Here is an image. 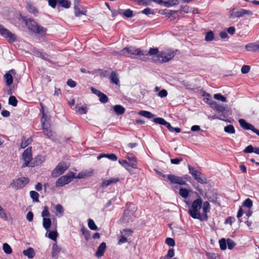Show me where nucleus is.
<instances>
[{
  "label": "nucleus",
  "instance_id": "1",
  "mask_svg": "<svg viewBox=\"0 0 259 259\" xmlns=\"http://www.w3.org/2000/svg\"><path fill=\"white\" fill-rule=\"evenodd\" d=\"M202 205V200L200 197L195 200L188 210L189 215L194 219H201V214L199 210L201 209Z\"/></svg>",
  "mask_w": 259,
  "mask_h": 259
},
{
  "label": "nucleus",
  "instance_id": "2",
  "mask_svg": "<svg viewBox=\"0 0 259 259\" xmlns=\"http://www.w3.org/2000/svg\"><path fill=\"white\" fill-rule=\"evenodd\" d=\"M25 23L28 28L35 33L44 36L47 32V28L38 25L34 20L28 19L25 20Z\"/></svg>",
  "mask_w": 259,
  "mask_h": 259
},
{
  "label": "nucleus",
  "instance_id": "3",
  "mask_svg": "<svg viewBox=\"0 0 259 259\" xmlns=\"http://www.w3.org/2000/svg\"><path fill=\"white\" fill-rule=\"evenodd\" d=\"M119 54L125 57H132V55H137L139 57L146 54V51H142L134 47H126L120 51Z\"/></svg>",
  "mask_w": 259,
  "mask_h": 259
},
{
  "label": "nucleus",
  "instance_id": "4",
  "mask_svg": "<svg viewBox=\"0 0 259 259\" xmlns=\"http://www.w3.org/2000/svg\"><path fill=\"white\" fill-rule=\"evenodd\" d=\"M176 54L175 51L171 50L160 52L156 57L157 58L154 59V61L160 63L168 62L175 57Z\"/></svg>",
  "mask_w": 259,
  "mask_h": 259
},
{
  "label": "nucleus",
  "instance_id": "5",
  "mask_svg": "<svg viewBox=\"0 0 259 259\" xmlns=\"http://www.w3.org/2000/svg\"><path fill=\"white\" fill-rule=\"evenodd\" d=\"M253 13L250 10H246L243 9H240L239 10H236L235 9H233L232 11H230L229 14V17L230 18H240L245 16V15L247 16H251L252 15Z\"/></svg>",
  "mask_w": 259,
  "mask_h": 259
},
{
  "label": "nucleus",
  "instance_id": "6",
  "mask_svg": "<svg viewBox=\"0 0 259 259\" xmlns=\"http://www.w3.org/2000/svg\"><path fill=\"white\" fill-rule=\"evenodd\" d=\"M74 177V174L72 172H69L58 179L55 183V185L57 187H63L69 183Z\"/></svg>",
  "mask_w": 259,
  "mask_h": 259
},
{
  "label": "nucleus",
  "instance_id": "7",
  "mask_svg": "<svg viewBox=\"0 0 259 259\" xmlns=\"http://www.w3.org/2000/svg\"><path fill=\"white\" fill-rule=\"evenodd\" d=\"M0 35L5 38L9 42H14L16 41L17 38L15 34L12 33L4 26L0 24Z\"/></svg>",
  "mask_w": 259,
  "mask_h": 259
},
{
  "label": "nucleus",
  "instance_id": "8",
  "mask_svg": "<svg viewBox=\"0 0 259 259\" xmlns=\"http://www.w3.org/2000/svg\"><path fill=\"white\" fill-rule=\"evenodd\" d=\"M0 35L5 38L9 42H14L16 41L17 38L15 34L12 33L4 26L0 24Z\"/></svg>",
  "mask_w": 259,
  "mask_h": 259
},
{
  "label": "nucleus",
  "instance_id": "9",
  "mask_svg": "<svg viewBox=\"0 0 259 259\" xmlns=\"http://www.w3.org/2000/svg\"><path fill=\"white\" fill-rule=\"evenodd\" d=\"M29 182V179L26 178H20L14 180L11 183L10 186L18 190L25 187Z\"/></svg>",
  "mask_w": 259,
  "mask_h": 259
},
{
  "label": "nucleus",
  "instance_id": "10",
  "mask_svg": "<svg viewBox=\"0 0 259 259\" xmlns=\"http://www.w3.org/2000/svg\"><path fill=\"white\" fill-rule=\"evenodd\" d=\"M188 169L189 173L198 183L201 184L206 183L205 179H203L201 178V173L200 171L196 169L194 167L190 166V165H188Z\"/></svg>",
  "mask_w": 259,
  "mask_h": 259
},
{
  "label": "nucleus",
  "instance_id": "11",
  "mask_svg": "<svg viewBox=\"0 0 259 259\" xmlns=\"http://www.w3.org/2000/svg\"><path fill=\"white\" fill-rule=\"evenodd\" d=\"M68 168V165L65 162H60L53 171L52 175L54 177H57L63 174Z\"/></svg>",
  "mask_w": 259,
  "mask_h": 259
},
{
  "label": "nucleus",
  "instance_id": "12",
  "mask_svg": "<svg viewBox=\"0 0 259 259\" xmlns=\"http://www.w3.org/2000/svg\"><path fill=\"white\" fill-rule=\"evenodd\" d=\"M133 231L130 229H124L120 231L121 235L119 238L118 244L127 242V237L132 236Z\"/></svg>",
  "mask_w": 259,
  "mask_h": 259
},
{
  "label": "nucleus",
  "instance_id": "13",
  "mask_svg": "<svg viewBox=\"0 0 259 259\" xmlns=\"http://www.w3.org/2000/svg\"><path fill=\"white\" fill-rule=\"evenodd\" d=\"M22 158L24 162L22 164V167H24L28 166L32 159L31 148H28L24 150L22 154Z\"/></svg>",
  "mask_w": 259,
  "mask_h": 259
},
{
  "label": "nucleus",
  "instance_id": "14",
  "mask_svg": "<svg viewBox=\"0 0 259 259\" xmlns=\"http://www.w3.org/2000/svg\"><path fill=\"white\" fill-rule=\"evenodd\" d=\"M203 213L201 214V219H199L201 221L207 220L208 217L207 213L210 211V206L208 202L205 201L202 203V207Z\"/></svg>",
  "mask_w": 259,
  "mask_h": 259
},
{
  "label": "nucleus",
  "instance_id": "15",
  "mask_svg": "<svg viewBox=\"0 0 259 259\" xmlns=\"http://www.w3.org/2000/svg\"><path fill=\"white\" fill-rule=\"evenodd\" d=\"M16 75V73L14 69H11L5 74L4 75V78L7 85L9 86L12 84L13 77L15 78Z\"/></svg>",
  "mask_w": 259,
  "mask_h": 259
},
{
  "label": "nucleus",
  "instance_id": "16",
  "mask_svg": "<svg viewBox=\"0 0 259 259\" xmlns=\"http://www.w3.org/2000/svg\"><path fill=\"white\" fill-rule=\"evenodd\" d=\"M153 121L155 123L165 126L168 128L169 131H170V132H172L173 127L170 125V124L169 122L165 121L164 120V119H163V118H161V117L154 118L153 119Z\"/></svg>",
  "mask_w": 259,
  "mask_h": 259
},
{
  "label": "nucleus",
  "instance_id": "17",
  "mask_svg": "<svg viewBox=\"0 0 259 259\" xmlns=\"http://www.w3.org/2000/svg\"><path fill=\"white\" fill-rule=\"evenodd\" d=\"M209 104L213 110H216L219 113H224L226 110L225 107L223 105L219 104L215 101L211 100Z\"/></svg>",
  "mask_w": 259,
  "mask_h": 259
},
{
  "label": "nucleus",
  "instance_id": "18",
  "mask_svg": "<svg viewBox=\"0 0 259 259\" xmlns=\"http://www.w3.org/2000/svg\"><path fill=\"white\" fill-rule=\"evenodd\" d=\"M122 221L127 225L131 224L134 221V215H130V211L128 210L124 211Z\"/></svg>",
  "mask_w": 259,
  "mask_h": 259
},
{
  "label": "nucleus",
  "instance_id": "19",
  "mask_svg": "<svg viewBox=\"0 0 259 259\" xmlns=\"http://www.w3.org/2000/svg\"><path fill=\"white\" fill-rule=\"evenodd\" d=\"M106 248V243L105 242L101 243L99 246L98 247L97 250L95 253L96 256L98 258L102 257L104 255Z\"/></svg>",
  "mask_w": 259,
  "mask_h": 259
},
{
  "label": "nucleus",
  "instance_id": "20",
  "mask_svg": "<svg viewBox=\"0 0 259 259\" xmlns=\"http://www.w3.org/2000/svg\"><path fill=\"white\" fill-rule=\"evenodd\" d=\"M238 122L241 127L245 130H251V131H253V128H254L251 124L247 122L243 119H239Z\"/></svg>",
  "mask_w": 259,
  "mask_h": 259
},
{
  "label": "nucleus",
  "instance_id": "21",
  "mask_svg": "<svg viewBox=\"0 0 259 259\" xmlns=\"http://www.w3.org/2000/svg\"><path fill=\"white\" fill-rule=\"evenodd\" d=\"M119 181L118 178H111L110 180H103L101 184V187L105 188L108 186L117 183Z\"/></svg>",
  "mask_w": 259,
  "mask_h": 259
},
{
  "label": "nucleus",
  "instance_id": "22",
  "mask_svg": "<svg viewBox=\"0 0 259 259\" xmlns=\"http://www.w3.org/2000/svg\"><path fill=\"white\" fill-rule=\"evenodd\" d=\"M245 49L248 52H256L258 50V44L255 42L249 43L245 45Z\"/></svg>",
  "mask_w": 259,
  "mask_h": 259
},
{
  "label": "nucleus",
  "instance_id": "23",
  "mask_svg": "<svg viewBox=\"0 0 259 259\" xmlns=\"http://www.w3.org/2000/svg\"><path fill=\"white\" fill-rule=\"evenodd\" d=\"M43 133L48 138L52 139L53 138V133L50 130V126L48 124L42 125Z\"/></svg>",
  "mask_w": 259,
  "mask_h": 259
},
{
  "label": "nucleus",
  "instance_id": "24",
  "mask_svg": "<svg viewBox=\"0 0 259 259\" xmlns=\"http://www.w3.org/2000/svg\"><path fill=\"white\" fill-rule=\"evenodd\" d=\"M110 82L116 85L119 84V80L118 76V74L116 72L112 71L111 73L110 76Z\"/></svg>",
  "mask_w": 259,
  "mask_h": 259
},
{
  "label": "nucleus",
  "instance_id": "25",
  "mask_svg": "<svg viewBox=\"0 0 259 259\" xmlns=\"http://www.w3.org/2000/svg\"><path fill=\"white\" fill-rule=\"evenodd\" d=\"M119 163L124 167L127 171L132 173L133 171V168L131 165V163H128L127 161L124 160H119Z\"/></svg>",
  "mask_w": 259,
  "mask_h": 259
},
{
  "label": "nucleus",
  "instance_id": "26",
  "mask_svg": "<svg viewBox=\"0 0 259 259\" xmlns=\"http://www.w3.org/2000/svg\"><path fill=\"white\" fill-rule=\"evenodd\" d=\"M127 159L131 163L132 167L134 168H137V159L136 157L132 154L128 153L126 155Z\"/></svg>",
  "mask_w": 259,
  "mask_h": 259
},
{
  "label": "nucleus",
  "instance_id": "27",
  "mask_svg": "<svg viewBox=\"0 0 259 259\" xmlns=\"http://www.w3.org/2000/svg\"><path fill=\"white\" fill-rule=\"evenodd\" d=\"M159 53L160 52H159L158 49L157 48H150L148 52L146 51V54L144 55V56H154L153 58L154 60V58H157L156 57L158 56Z\"/></svg>",
  "mask_w": 259,
  "mask_h": 259
},
{
  "label": "nucleus",
  "instance_id": "28",
  "mask_svg": "<svg viewBox=\"0 0 259 259\" xmlns=\"http://www.w3.org/2000/svg\"><path fill=\"white\" fill-rule=\"evenodd\" d=\"M23 253L25 256H27L29 258H32L35 255L34 249L31 247H29L27 249L24 250L23 251Z\"/></svg>",
  "mask_w": 259,
  "mask_h": 259
},
{
  "label": "nucleus",
  "instance_id": "29",
  "mask_svg": "<svg viewBox=\"0 0 259 259\" xmlns=\"http://www.w3.org/2000/svg\"><path fill=\"white\" fill-rule=\"evenodd\" d=\"M139 115L144 116L148 119H151L155 116V115L152 114L151 112L145 110H141L138 112Z\"/></svg>",
  "mask_w": 259,
  "mask_h": 259
},
{
  "label": "nucleus",
  "instance_id": "30",
  "mask_svg": "<svg viewBox=\"0 0 259 259\" xmlns=\"http://www.w3.org/2000/svg\"><path fill=\"white\" fill-rule=\"evenodd\" d=\"M113 109L117 115L123 114L125 112L124 108L120 105H116L113 107Z\"/></svg>",
  "mask_w": 259,
  "mask_h": 259
},
{
  "label": "nucleus",
  "instance_id": "31",
  "mask_svg": "<svg viewBox=\"0 0 259 259\" xmlns=\"http://www.w3.org/2000/svg\"><path fill=\"white\" fill-rule=\"evenodd\" d=\"M85 10H81L80 7L79 6L75 5L74 6V13L76 16H79L81 15H85L86 13Z\"/></svg>",
  "mask_w": 259,
  "mask_h": 259
},
{
  "label": "nucleus",
  "instance_id": "32",
  "mask_svg": "<svg viewBox=\"0 0 259 259\" xmlns=\"http://www.w3.org/2000/svg\"><path fill=\"white\" fill-rule=\"evenodd\" d=\"M51 220L49 218H44L42 225L44 228L48 231L51 225Z\"/></svg>",
  "mask_w": 259,
  "mask_h": 259
},
{
  "label": "nucleus",
  "instance_id": "33",
  "mask_svg": "<svg viewBox=\"0 0 259 259\" xmlns=\"http://www.w3.org/2000/svg\"><path fill=\"white\" fill-rule=\"evenodd\" d=\"M224 131L226 133L233 134L235 133V130L233 125L229 124L227 126H226L224 127Z\"/></svg>",
  "mask_w": 259,
  "mask_h": 259
},
{
  "label": "nucleus",
  "instance_id": "34",
  "mask_svg": "<svg viewBox=\"0 0 259 259\" xmlns=\"http://www.w3.org/2000/svg\"><path fill=\"white\" fill-rule=\"evenodd\" d=\"M60 251V248L56 243H54L52 247V254L53 257H55Z\"/></svg>",
  "mask_w": 259,
  "mask_h": 259
},
{
  "label": "nucleus",
  "instance_id": "35",
  "mask_svg": "<svg viewBox=\"0 0 259 259\" xmlns=\"http://www.w3.org/2000/svg\"><path fill=\"white\" fill-rule=\"evenodd\" d=\"M76 111L79 114H86L87 112V108L85 105L82 106L81 107L77 108L75 107Z\"/></svg>",
  "mask_w": 259,
  "mask_h": 259
},
{
  "label": "nucleus",
  "instance_id": "36",
  "mask_svg": "<svg viewBox=\"0 0 259 259\" xmlns=\"http://www.w3.org/2000/svg\"><path fill=\"white\" fill-rule=\"evenodd\" d=\"M3 249L4 251L7 254H11L12 252L11 246L7 243L3 244Z\"/></svg>",
  "mask_w": 259,
  "mask_h": 259
},
{
  "label": "nucleus",
  "instance_id": "37",
  "mask_svg": "<svg viewBox=\"0 0 259 259\" xmlns=\"http://www.w3.org/2000/svg\"><path fill=\"white\" fill-rule=\"evenodd\" d=\"M180 195L184 198H186L188 197L189 192L188 190L185 188H181L179 191Z\"/></svg>",
  "mask_w": 259,
  "mask_h": 259
},
{
  "label": "nucleus",
  "instance_id": "38",
  "mask_svg": "<svg viewBox=\"0 0 259 259\" xmlns=\"http://www.w3.org/2000/svg\"><path fill=\"white\" fill-rule=\"evenodd\" d=\"M59 4L65 8H68L70 6V2L67 0H58Z\"/></svg>",
  "mask_w": 259,
  "mask_h": 259
},
{
  "label": "nucleus",
  "instance_id": "39",
  "mask_svg": "<svg viewBox=\"0 0 259 259\" xmlns=\"http://www.w3.org/2000/svg\"><path fill=\"white\" fill-rule=\"evenodd\" d=\"M30 195L33 201L38 202L39 194L37 192L34 191H31L30 192Z\"/></svg>",
  "mask_w": 259,
  "mask_h": 259
},
{
  "label": "nucleus",
  "instance_id": "40",
  "mask_svg": "<svg viewBox=\"0 0 259 259\" xmlns=\"http://www.w3.org/2000/svg\"><path fill=\"white\" fill-rule=\"evenodd\" d=\"M88 226L89 228L92 230H98V227L95 224L94 221L92 219L88 220Z\"/></svg>",
  "mask_w": 259,
  "mask_h": 259
},
{
  "label": "nucleus",
  "instance_id": "41",
  "mask_svg": "<svg viewBox=\"0 0 259 259\" xmlns=\"http://www.w3.org/2000/svg\"><path fill=\"white\" fill-rule=\"evenodd\" d=\"M17 100L15 96H11L9 99V104L13 106L16 107L17 105Z\"/></svg>",
  "mask_w": 259,
  "mask_h": 259
},
{
  "label": "nucleus",
  "instance_id": "42",
  "mask_svg": "<svg viewBox=\"0 0 259 259\" xmlns=\"http://www.w3.org/2000/svg\"><path fill=\"white\" fill-rule=\"evenodd\" d=\"M219 244L220 248L224 250L227 248V240L225 238H222L219 240Z\"/></svg>",
  "mask_w": 259,
  "mask_h": 259
},
{
  "label": "nucleus",
  "instance_id": "43",
  "mask_svg": "<svg viewBox=\"0 0 259 259\" xmlns=\"http://www.w3.org/2000/svg\"><path fill=\"white\" fill-rule=\"evenodd\" d=\"M98 97L99 98V100L101 103H106L108 102V98L107 96L104 93H102Z\"/></svg>",
  "mask_w": 259,
  "mask_h": 259
},
{
  "label": "nucleus",
  "instance_id": "44",
  "mask_svg": "<svg viewBox=\"0 0 259 259\" xmlns=\"http://www.w3.org/2000/svg\"><path fill=\"white\" fill-rule=\"evenodd\" d=\"M213 97L215 99L221 101L222 102H227L226 98L222 95L221 94H215L214 95Z\"/></svg>",
  "mask_w": 259,
  "mask_h": 259
},
{
  "label": "nucleus",
  "instance_id": "45",
  "mask_svg": "<svg viewBox=\"0 0 259 259\" xmlns=\"http://www.w3.org/2000/svg\"><path fill=\"white\" fill-rule=\"evenodd\" d=\"M214 38L213 33L212 31H209L205 35V40L207 41H211Z\"/></svg>",
  "mask_w": 259,
  "mask_h": 259
},
{
  "label": "nucleus",
  "instance_id": "46",
  "mask_svg": "<svg viewBox=\"0 0 259 259\" xmlns=\"http://www.w3.org/2000/svg\"><path fill=\"white\" fill-rule=\"evenodd\" d=\"M27 9L30 13L35 14L37 12L36 9L31 4H28L27 5Z\"/></svg>",
  "mask_w": 259,
  "mask_h": 259
},
{
  "label": "nucleus",
  "instance_id": "47",
  "mask_svg": "<svg viewBox=\"0 0 259 259\" xmlns=\"http://www.w3.org/2000/svg\"><path fill=\"white\" fill-rule=\"evenodd\" d=\"M178 176L174 175H168L167 177V179L171 183L176 184Z\"/></svg>",
  "mask_w": 259,
  "mask_h": 259
},
{
  "label": "nucleus",
  "instance_id": "48",
  "mask_svg": "<svg viewBox=\"0 0 259 259\" xmlns=\"http://www.w3.org/2000/svg\"><path fill=\"white\" fill-rule=\"evenodd\" d=\"M48 237L53 240H56L58 237V233L56 231H50L48 234Z\"/></svg>",
  "mask_w": 259,
  "mask_h": 259
},
{
  "label": "nucleus",
  "instance_id": "49",
  "mask_svg": "<svg viewBox=\"0 0 259 259\" xmlns=\"http://www.w3.org/2000/svg\"><path fill=\"white\" fill-rule=\"evenodd\" d=\"M41 216L45 218V217H49L50 216V213L49 211V209L47 206H45L44 208V210L41 213Z\"/></svg>",
  "mask_w": 259,
  "mask_h": 259
},
{
  "label": "nucleus",
  "instance_id": "50",
  "mask_svg": "<svg viewBox=\"0 0 259 259\" xmlns=\"http://www.w3.org/2000/svg\"><path fill=\"white\" fill-rule=\"evenodd\" d=\"M227 244L229 249H233L235 246V242L230 238L227 239Z\"/></svg>",
  "mask_w": 259,
  "mask_h": 259
},
{
  "label": "nucleus",
  "instance_id": "51",
  "mask_svg": "<svg viewBox=\"0 0 259 259\" xmlns=\"http://www.w3.org/2000/svg\"><path fill=\"white\" fill-rule=\"evenodd\" d=\"M122 14L127 18H131L133 16V12L130 9H127L124 11Z\"/></svg>",
  "mask_w": 259,
  "mask_h": 259
},
{
  "label": "nucleus",
  "instance_id": "52",
  "mask_svg": "<svg viewBox=\"0 0 259 259\" xmlns=\"http://www.w3.org/2000/svg\"><path fill=\"white\" fill-rule=\"evenodd\" d=\"M243 206L247 207L248 208H250L252 206V201L249 199H246L243 202Z\"/></svg>",
  "mask_w": 259,
  "mask_h": 259
},
{
  "label": "nucleus",
  "instance_id": "53",
  "mask_svg": "<svg viewBox=\"0 0 259 259\" xmlns=\"http://www.w3.org/2000/svg\"><path fill=\"white\" fill-rule=\"evenodd\" d=\"M55 209L56 212L59 213L61 216L63 215L64 209L63 206L61 204H57L56 206Z\"/></svg>",
  "mask_w": 259,
  "mask_h": 259
},
{
  "label": "nucleus",
  "instance_id": "54",
  "mask_svg": "<svg viewBox=\"0 0 259 259\" xmlns=\"http://www.w3.org/2000/svg\"><path fill=\"white\" fill-rule=\"evenodd\" d=\"M165 243L169 246H174L175 245V241L174 239L171 238H167L165 240Z\"/></svg>",
  "mask_w": 259,
  "mask_h": 259
},
{
  "label": "nucleus",
  "instance_id": "55",
  "mask_svg": "<svg viewBox=\"0 0 259 259\" xmlns=\"http://www.w3.org/2000/svg\"><path fill=\"white\" fill-rule=\"evenodd\" d=\"M0 217L5 220H7V215L3 207L0 205Z\"/></svg>",
  "mask_w": 259,
  "mask_h": 259
},
{
  "label": "nucleus",
  "instance_id": "56",
  "mask_svg": "<svg viewBox=\"0 0 259 259\" xmlns=\"http://www.w3.org/2000/svg\"><path fill=\"white\" fill-rule=\"evenodd\" d=\"M253 147L251 145H250L245 148V149L243 150V152L244 153H251L253 152Z\"/></svg>",
  "mask_w": 259,
  "mask_h": 259
},
{
  "label": "nucleus",
  "instance_id": "57",
  "mask_svg": "<svg viewBox=\"0 0 259 259\" xmlns=\"http://www.w3.org/2000/svg\"><path fill=\"white\" fill-rule=\"evenodd\" d=\"M36 164H41L45 160V158L44 156L41 155H38L36 158Z\"/></svg>",
  "mask_w": 259,
  "mask_h": 259
},
{
  "label": "nucleus",
  "instance_id": "58",
  "mask_svg": "<svg viewBox=\"0 0 259 259\" xmlns=\"http://www.w3.org/2000/svg\"><path fill=\"white\" fill-rule=\"evenodd\" d=\"M176 184H179L180 185H184L186 184L185 181L184 180V177H177V180Z\"/></svg>",
  "mask_w": 259,
  "mask_h": 259
},
{
  "label": "nucleus",
  "instance_id": "59",
  "mask_svg": "<svg viewBox=\"0 0 259 259\" xmlns=\"http://www.w3.org/2000/svg\"><path fill=\"white\" fill-rule=\"evenodd\" d=\"M92 174H93L92 172H80L78 174V178H83L84 177L91 176L92 175Z\"/></svg>",
  "mask_w": 259,
  "mask_h": 259
},
{
  "label": "nucleus",
  "instance_id": "60",
  "mask_svg": "<svg viewBox=\"0 0 259 259\" xmlns=\"http://www.w3.org/2000/svg\"><path fill=\"white\" fill-rule=\"evenodd\" d=\"M250 67L248 65H243L241 69V72L243 74L247 73L250 70Z\"/></svg>",
  "mask_w": 259,
  "mask_h": 259
},
{
  "label": "nucleus",
  "instance_id": "61",
  "mask_svg": "<svg viewBox=\"0 0 259 259\" xmlns=\"http://www.w3.org/2000/svg\"><path fill=\"white\" fill-rule=\"evenodd\" d=\"M206 256L209 259H219L218 254L214 253H207Z\"/></svg>",
  "mask_w": 259,
  "mask_h": 259
},
{
  "label": "nucleus",
  "instance_id": "62",
  "mask_svg": "<svg viewBox=\"0 0 259 259\" xmlns=\"http://www.w3.org/2000/svg\"><path fill=\"white\" fill-rule=\"evenodd\" d=\"M31 140L30 139H28L26 141H22L21 144V147L22 148H25L31 143Z\"/></svg>",
  "mask_w": 259,
  "mask_h": 259
},
{
  "label": "nucleus",
  "instance_id": "63",
  "mask_svg": "<svg viewBox=\"0 0 259 259\" xmlns=\"http://www.w3.org/2000/svg\"><path fill=\"white\" fill-rule=\"evenodd\" d=\"M82 233L84 235L85 238L86 240H88L90 237V232L89 231L85 230L83 228L81 229Z\"/></svg>",
  "mask_w": 259,
  "mask_h": 259
},
{
  "label": "nucleus",
  "instance_id": "64",
  "mask_svg": "<svg viewBox=\"0 0 259 259\" xmlns=\"http://www.w3.org/2000/svg\"><path fill=\"white\" fill-rule=\"evenodd\" d=\"M175 255V251L172 248H170L168 250L167 253L165 256L167 257L171 258Z\"/></svg>",
  "mask_w": 259,
  "mask_h": 259
}]
</instances>
